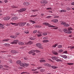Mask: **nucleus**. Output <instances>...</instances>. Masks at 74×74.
Masks as SVG:
<instances>
[{
    "label": "nucleus",
    "instance_id": "49530a36",
    "mask_svg": "<svg viewBox=\"0 0 74 74\" xmlns=\"http://www.w3.org/2000/svg\"><path fill=\"white\" fill-rule=\"evenodd\" d=\"M48 2L47 1H44V3L47 4Z\"/></svg>",
    "mask_w": 74,
    "mask_h": 74
},
{
    "label": "nucleus",
    "instance_id": "f3484780",
    "mask_svg": "<svg viewBox=\"0 0 74 74\" xmlns=\"http://www.w3.org/2000/svg\"><path fill=\"white\" fill-rule=\"evenodd\" d=\"M70 48V49H74V46H69L68 47V48Z\"/></svg>",
    "mask_w": 74,
    "mask_h": 74
},
{
    "label": "nucleus",
    "instance_id": "774afa93",
    "mask_svg": "<svg viewBox=\"0 0 74 74\" xmlns=\"http://www.w3.org/2000/svg\"><path fill=\"white\" fill-rule=\"evenodd\" d=\"M40 15L42 16H44V14L42 13V14H41Z\"/></svg>",
    "mask_w": 74,
    "mask_h": 74
},
{
    "label": "nucleus",
    "instance_id": "37998d69",
    "mask_svg": "<svg viewBox=\"0 0 74 74\" xmlns=\"http://www.w3.org/2000/svg\"><path fill=\"white\" fill-rule=\"evenodd\" d=\"M36 16H37V14L35 15H32L30 16V17H32V16L33 17H36Z\"/></svg>",
    "mask_w": 74,
    "mask_h": 74
},
{
    "label": "nucleus",
    "instance_id": "0eeeda50",
    "mask_svg": "<svg viewBox=\"0 0 74 74\" xmlns=\"http://www.w3.org/2000/svg\"><path fill=\"white\" fill-rule=\"evenodd\" d=\"M18 42V40H15L13 42H11V43L12 44H16Z\"/></svg>",
    "mask_w": 74,
    "mask_h": 74
},
{
    "label": "nucleus",
    "instance_id": "338daca9",
    "mask_svg": "<svg viewBox=\"0 0 74 74\" xmlns=\"http://www.w3.org/2000/svg\"><path fill=\"white\" fill-rule=\"evenodd\" d=\"M41 68H42V67H38L37 68V69H41Z\"/></svg>",
    "mask_w": 74,
    "mask_h": 74
},
{
    "label": "nucleus",
    "instance_id": "8fccbe9b",
    "mask_svg": "<svg viewBox=\"0 0 74 74\" xmlns=\"http://www.w3.org/2000/svg\"><path fill=\"white\" fill-rule=\"evenodd\" d=\"M40 3L42 4H44V1H41Z\"/></svg>",
    "mask_w": 74,
    "mask_h": 74
},
{
    "label": "nucleus",
    "instance_id": "e2e57ef3",
    "mask_svg": "<svg viewBox=\"0 0 74 74\" xmlns=\"http://www.w3.org/2000/svg\"><path fill=\"white\" fill-rule=\"evenodd\" d=\"M27 26H30V24H29V23H27Z\"/></svg>",
    "mask_w": 74,
    "mask_h": 74
},
{
    "label": "nucleus",
    "instance_id": "a19ab883",
    "mask_svg": "<svg viewBox=\"0 0 74 74\" xmlns=\"http://www.w3.org/2000/svg\"><path fill=\"white\" fill-rule=\"evenodd\" d=\"M35 27H41V26H38V25H36L35 26Z\"/></svg>",
    "mask_w": 74,
    "mask_h": 74
},
{
    "label": "nucleus",
    "instance_id": "de8ad7c7",
    "mask_svg": "<svg viewBox=\"0 0 74 74\" xmlns=\"http://www.w3.org/2000/svg\"><path fill=\"white\" fill-rule=\"evenodd\" d=\"M66 23V22H64H64H62V23H61V24H62L63 25H65Z\"/></svg>",
    "mask_w": 74,
    "mask_h": 74
},
{
    "label": "nucleus",
    "instance_id": "603ef678",
    "mask_svg": "<svg viewBox=\"0 0 74 74\" xmlns=\"http://www.w3.org/2000/svg\"><path fill=\"white\" fill-rule=\"evenodd\" d=\"M9 63H12V61L11 60H10L9 61Z\"/></svg>",
    "mask_w": 74,
    "mask_h": 74
},
{
    "label": "nucleus",
    "instance_id": "39448f33",
    "mask_svg": "<svg viewBox=\"0 0 74 74\" xmlns=\"http://www.w3.org/2000/svg\"><path fill=\"white\" fill-rule=\"evenodd\" d=\"M72 28L71 27H70L68 28V32H67V33L68 34H71V33L72 32L71 30H72Z\"/></svg>",
    "mask_w": 74,
    "mask_h": 74
},
{
    "label": "nucleus",
    "instance_id": "13d9d810",
    "mask_svg": "<svg viewBox=\"0 0 74 74\" xmlns=\"http://www.w3.org/2000/svg\"><path fill=\"white\" fill-rule=\"evenodd\" d=\"M4 67H5V68H8V66L7 65H4Z\"/></svg>",
    "mask_w": 74,
    "mask_h": 74
},
{
    "label": "nucleus",
    "instance_id": "4be33fe9",
    "mask_svg": "<svg viewBox=\"0 0 74 74\" xmlns=\"http://www.w3.org/2000/svg\"><path fill=\"white\" fill-rule=\"evenodd\" d=\"M62 57H63V58H64V59H67V56L65 55H63L62 56Z\"/></svg>",
    "mask_w": 74,
    "mask_h": 74
},
{
    "label": "nucleus",
    "instance_id": "a878e982",
    "mask_svg": "<svg viewBox=\"0 0 74 74\" xmlns=\"http://www.w3.org/2000/svg\"><path fill=\"white\" fill-rule=\"evenodd\" d=\"M10 39H3V41H9Z\"/></svg>",
    "mask_w": 74,
    "mask_h": 74
},
{
    "label": "nucleus",
    "instance_id": "c9c22d12",
    "mask_svg": "<svg viewBox=\"0 0 74 74\" xmlns=\"http://www.w3.org/2000/svg\"><path fill=\"white\" fill-rule=\"evenodd\" d=\"M40 72H43V71H45V70L43 69H41L40 70Z\"/></svg>",
    "mask_w": 74,
    "mask_h": 74
},
{
    "label": "nucleus",
    "instance_id": "b1692460",
    "mask_svg": "<svg viewBox=\"0 0 74 74\" xmlns=\"http://www.w3.org/2000/svg\"><path fill=\"white\" fill-rule=\"evenodd\" d=\"M60 12H66V10H61L60 11Z\"/></svg>",
    "mask_w": 74,
    "mask_h": 74
},
{
    "label": "nucleus",
    "instance_id": "473e14b6",
    "mask_svg": "<svg viewBox=\"0 0 74 74\" xmlns=\"http://www.w3.org/2000/svg\"><path fill=\"white\" fill-rule=\"evenodd\" d=\"M51 17H52V16H49L46 17V18H51Z\"/></svg>",
    "mask_w": 74,
    "mask_h": 74
},
{
    "label": "nucleus",
    "instance_id": "5fc2aeb1",
    "mask_svg": "<svg viewBox=\"0 0 74 74\" xmlns=\"http://www.w3.org/2000/svg\"><path fill=\"white\" fill-rule=\"evenodd\" d=\"M19 32H16L15 34L16 35H19Z\"/></svg>",
    "mask_w": 74,
    "mask_h": 74
},
{
    "label": "nucleus",
    "instance_id": "680f3d73",
    "mask_svg": "<svg viewBox=\"0 0 74 74\" xmlns=\"http://www.w3.org/2000/svg\"><path fill=\"white\" fill-rule=\"evenodd\" d=\"M63 53H67V51H64Z\"/></svg>",
    "mask_w": 74,
    "mask_h": 74
},
{
    "label": "nucleus",
    "instance_id": "09e8293b",
    "mask_svg": "<svg viewBox=\"0 0 74 74\" xmlns=\"http://www.w3.org/2000/svg\"><path fill=\"white\" fill-rule=\"evenodd\" d=\"M62 46L61 45H59L58 46V47L59 48H62Z\"/></svg>",
    "mask_w": 74,
    "mask_h": 74
},
{
    "label": "nucleus",
    "instance_id": "cd10ccee",
    "mask_svg": "<svg viewBox=\"0 0 74 74\" xmlns=\"http://www.w3.org/2000/svg\"><path fill=\"white\" fill-rule=\"evenodd\" d=\"M26 8H23L22 9H20V11H25V10H26Z\"/></svg>",
    "mask_w": 74,
    "mask_h": 74
},
{
    "label": "nucleus",
    "instance_id": "423d86ee",
    "mask_svg": "<svg viewBox=\"0 0 74 74\" xmlns=\"http://www.w3.org/2000/svg\"><path fill=\"white\" fill-rule=\"evenodd\" d=\"M18 24L20 26H24L26 24V23H20Z\"/></svg>",
    "mask_w": 74,
    "mask_h": 74
},
{
    "label": "nucleus",
    "instance_id": "79ce46f5",
    "mask_svg": "<svg viewBox=\"0 0 74 74\" xmlns=\"http://www.w3.org/2000/svg\"><path fill=\"white\" fill-rule=\"evenodd\" d=\"M10 24L12 25H16V23H11Z\"/></svg>",
    "mask_w": 74,
    "mask_h": 74
},
{
    "label": "nucleus",
    "instance_id": "2eb2a0df",
    "mask_svg": "<svg viewBox=\"0 0 74 74\" xmlns=\"http://www.w3.org/2000/svg\"><path fill=\"white\" fill-rule=\"evenodd\" d=\"M11 52L12 53H17L16 51V50H12L11 51Z\"/></svg>",
    "mask_w": 74,
    "mask_h": 74
},
{
    "label": "nucleus",
    "instance_id": "1a4fd4ad",
    "mask_svg": "<svg viewBox=\"0 0 74 74\" xmlns=\"http://www.w3.org/2000/svg\"><path fill=\"white\" fill-rule=\"evenodd\" d=\"M18 19V18L16 16H15L14 17H13L12 18V21H16V20H17Z\"/></svg>",
    "mask_w": 74,
    "mask_h": 74
},
{
    "label": "nucleus",
    "instance_id": "c03bdc74",
    "mask_svg": "<svg viewBox=\"0 0 74 74\" xmlns=\"http://www.w3.org/2000/svg\"><path fill=\"white\" fill-rule=\"evenodd\" d=\"M66 10L67 11H69L70 10V8H66Z\"/></svg>",
    "mask_w": 74,
    "mask_h": 74
},
{
    "label": "nucleus",
    "instance_id": "052dcab7",
    "mask_svg": "<svg viewBox=\"0 0 74 74\" xmlns=\"http://www.w3.org/2000/svg\"><path fill=\"white\" fill-rule=\"evenodd\" d=\"M59 16H55L54 17V18H59Z\"/></svg>",
    "mask_w": 74,
    "mask_h": 74
},
{
    "label": "nucleus",
    "instance_id": "c85d7f7f",
    "mask_svg": "<svg viewBox=\"0 0 74 74\" xmlns=\"http://www.w3.org/2000/svg\"><path fill=\"white\" fill-rule=\"evenodd\" d=\"M43 42H49V40H45L43 41Z\"/></svg>",
    "mask_w": 74,
    "mask_h": 74
},
{
    "label": "nucleus",
    "instance_id": "5701e85b",
    "mask_svg": "<svg viewBox=\"0 0 74 74\" xmlns=\"http://www.w3.org/2000/svg\"><path fill=\"white\" fill-rule=\"evenodd\" d=\"M70 26V25H69V24H66L64 26V27H69V26Z\"/></svg>",
    "mask_w": 74,
    "mask_h": 74
},
{
    "label": "nucleus",
    "instance_id": "f03ea898",
    "mask_svg": "<svg viewBox=\"0 0 74 74\" xmlns=\"http://www.w3.org/2000/svg\"><path fill=\"white\" fill-rule=\"evenodd\" d=\"M43 25H46V26H49L48 27H52L53 28H54V27H56V26H54L53 25H49V24L47 23H43Z\"/></svg>",
    "mask_w": 74,
    "mask_h": 74
},
{
    "label": "nucleus",
    "instance_id": "f257e3e1",
    "mask_svg": "<svg viewBox=\"0 0 74 74\" xmlns=\"http://www.w3.org/2000/svg\"><path fill=\"white\" fill-rule=\"evenodd\" d=\"M17 64H20L21 66L22 67H23L24 66H29V64H26V63H21V60H18L16 61Z\"/></svg>",
    "mask_w": 74,
    "mask_h": 74
},
{
    "label": "nucleus",
    "instance_id": "2f4dec72",
    "mask_svg": "<svg viewBox=\"0 0 74 74\" xmlns=\"http://www.w3.org/2000/svg\"><path fill=\"white\" fill-rule=\"evenodd\" d=\"M32 11H33V12H36V11H38V10L36 9L35 10H32Z\"/></svg>",
    "mask_w": 74,
    "mask_h": 74
},
{
    "label": "nucleus",
    "instance_id": "7ed1b4c3",
    "mask_svg": "<svg viewBox=\"0 0 74 74\" xmlns=\"http://www.w3.org/2000/svg\"><path fill=\"white\" fill-rule=\"evenodd\" d=\"M40 52V51H39L38 50H31L30 51H29L28 53L29 54H32V53H34L35 52Z\"/></svg>",
    "mask_w": 74,
    "mask_h": 74
},
{
    "label": "nucleus",
    "instance_id": "72a5a7b5",
    "mask_svg": "<svg viewBox=\"0 0 74 74\" xmlns=\"http://www.w3.org/2000/svg\"><path fill=\"white\" fill-rule=\"evenodd\" d=\"M4 28V27L3 26H0V29H1Z\"/></svg>",
    "mask_w": 74,
    "mask_h": 74
},
{
    "label": "nucleus",
    "instance_id": "9d476101",
    "mask_svg": "<svg viewBox=\"0 0 74 74\" xmlns=\"http://www.w3.org/2000/svg\"><path fill=\"white\" fill-rule=\"evenodd\" d=\"M51 22H54V23H57L58 22V19H54L51 21Z\"/></svg>",
    "mask_w": 74,
    "mask_h": 74
},
{
    "label": "nucleus",
    "instance_id": "6e6d98bb",
    "mask_svg": "<svg viewBox=\"0 0 74 74\" xmlns=\"http://www.w3.org/2000/svg\"><path fill=\"white\" fill-rule=\"evenodd\" d=\"M37 30L34 31L33 32V33H37Z\"/></svg>",
    "mask_w": 74,
    "mask_h": 74
},
{
    "label": "nucleus",
    "instance_id": "4468645a",
    "mask_svg": "<svg viewBox=\"0 0 74 74\" xmlns=\"http://www.w3.org/2000/svg\"><path fill=\"white\" fill-rule=\"evenodd\" d=\"M44 65L45 66H47V67H51V65L50 64H49L47 63H46L45 64H44Z\"/></svg>",
    "mask_w": 74,
    "mask_h": 74
},
{
    "label": "nucleus",
    "instance_id": "e433bc0d",
    "mask_svg": "<svg viewBox=\"0 0 74 74\" xmlns=\"http://www.w3.org/2000/svg\"><path fill=\"white\" fill-rule=\"evenodd\" d=\"M24 33H26V34H28L29 33V31L27 30L24 31Z\"/></svg>",
    "mask_w": 74,
    "mask_h": 74
},
{
    "label": "nucleus",
    "instance_id": "a211bd4d",
    "mask_svg": "<svg viewBox=\"0 0 74 74\" xmlns=\"http://www.w3.org/2000/svg\"><path fill=\"white\" fill-rule=\"evenodd\" d=\"M18 44L19 45H23L24 43L23 42H18Z\"/></svg>",
    "mask_w": 74,
    "mask_h": 74
},
{
    "label": "nucleus",
    "instance_id": "0e129e2a",
    "mask_svg": "<svg viewBox=\"0 0 74 74\" xmlns=\"http://www.w3.org/2000/svg\"><path fill=\"white\" fill-rule=\"evenodd\" d=\"M3 70H8V69H7L3 68Z\"/></svg>",
    "mask_w": 74,
    "mask_h": 74
},
{
    "label": "nucleus",
    "instance_id": "ddd939ff",
    "mask_svg": "<svg viewBox=\"0 0 74 74\" xmlns=\"http://www.w3.org/2000/svg\"><path fill=\"white\" fill-rule=\"evenodd\" d=\"M32 44V42L29 41V42H28L27 43H25V44L26 45H31Z\"/></svg>",
    "mask_w": 74,
    "mask_h": 74
},
{
    "label": "nucleus",
    "instance_id": "aec40b11",
    "mask_svg": "<svg viewBox=\"0 0 74 74\" xmlns=\"http://www.w3.org/2000/svg\"><path fill=\"white\" fill-rule=\"evenodd\" d=\"M68 30H67V29H64L63 30V31L65 33H67V32Z\"/></svg>",
    "mask_w": 74,
    "mask_h": 74
},
{
    "label": "nucleus",
    "instance_id": "f704fd0d",
    "mask_svg": "<svg viewBox=\"0 0 74 74\" xmlns=\"http://www.w3.org/2000/svg\"><path fill=\"white\" fill-rule=\"evenodd\" d=\"M12 7L13 8H18V6H12Z\"/></svg>",
    "mask_w": 74,
    "mask_h": 74
},
{
    "label": "nucleus",
    "instance_id": "bf43d9fd",
    "mask_svg": "<svg viewBox=\"0 0 74 74\" xmlns=\"http://www.w3.org/2000/svg\"><path fill=\"white\" fill-rule=\"evenodd\" d=\"M52 9V8H47V10H51Z\"/></svg>",
    "mask_w": 74,
    "mask_h": 74
},
{
    "label": "nucleus",
    "instance_id": "412c9836",
    "mask_svg": "<svg viewBox=\"0 0 74 74\" xmlns=\"http://www.w3.org/2000/svg\"><path fill=\"white\" fill-rule=\"evenodd\" d=\"M47 34V32H43L42 34L43 36H46Z\"/></svg>",
    "mask_w": 74,
    "mask_h": 74
},
{
    "label": "nucleus",
    "instance_id": "7c9ffc66",
    "mask_svg": "<svg viewBox=\"0 0 74 74\" xmlns=\"http://www.w3.org/2000/svg\"><path fill=\"white\" fill-rule=\"evenodd\" d=\"M58 44H56L54 45L53 46V48H55L56 46H58Z\"/></svg>",
    "mask_w": 74,
    "mask_h": 74
},
{
    "label": "nucleus",
    "instance_id": "3c124183",
    "mask_svg": "<svg viewBox=\"0 0 74 74\" xmlns=\"http://www.w3.org/2000/svg\"><path fill=\"white\" fill-rule=\"evenodd\" d=\"M24 59L25 60H27V58L26 57H24Z\"/></svg>",
    "mask_w": 74,
    "mask_h": 74
},
{
    "label": "nucleus",
    "instance_id": "20e7f679",
    "mask_svg": "<svg viewBox=\"0 0 74 74\" xmlns=\"http://www.w3.org/2000/svg\"><path fill=\"white\" fill-rule=\"evenodd\" d=\"M36 47H37L39 48L40 49H42L43 47H42V45L40 43H37L36 44Z\"/></svg>",
    "mask_w": 74,
    "mask_h": 74
},
{
    "label": "nucleus",
    "instance_id": "bb28decb",
    "mask_svg": "<svg viewBox=\"0 0 74 74\" xmlns=\"http://www.w3.org/2000/svg\"><path fill=\"white\" fill-rule=\"evenodd\" d=\"M29 22H33V24L34 23H36L35 21H32V20H29Z\"/></svg>",
    "mask_w": 74,
    "mask_h": 74
},
{
    "label": "nucleus",
    "instance_id": "a18cd8bd",
    "mask_svg": "<svg viewBox=\"0 0 74 74\" xmlns=\"http://www.w3.org/2000/svg\"><path fill=\"white\" fill-rule=\"evenodd\" d=\"M3 67V66L1 65H0V69H1Z\"/></svg>",
    "mask_w": 74,
    "mask_h": 74
},
{
    "label": "nucleus",
    "instance_id": "864d4df0",
    "mask_svg": "<svg viewBox=\"0 0 74 74\" xmlns=\"http://www.w3.org/2000/svg\"><path fill=\"white\" fill-rule=\"evenodd\" d=\"M59 52H63V50L62 49L60 50H59Z\"/></svg>",
    "mask_w": 74,
    "mask_h": 74
},
{
    "label": "nucleus",
    "instance_id": "ea45409f",
    "mask_svg": "<svg viewBox=\"0 0 74 74\" xmlns=\"http://www.w3.org/2000/svg\"><path fill=\"white\" fill-rule=\"evenodd\" d=\"M67 64H68V65H73V64H74L72 63H67Z\"/></svg>",
    "mask_w": 74,
    "mask_h": 74
},
{
    "label": "nucleus",
    "instance_id": "4d7b16f0",
    "mask_svg": "<svg viewBox=\"0 0 74 74\" xmlns=\"http://www.w3.org/2000/svg\"><path fill=\"white\" fill-rule=\"evenodd\" d=\"M18 13H21V12H22V11H21V10H18Z\"/></svg>",
    "mask_w": 74,
    "mask_h": 74
},
{
    "label": "nucleus",
    "instance_id": "9b49d317",
    "mask_svg": "<svg viewBox=\"0 0 74 74\" xmlns=\"http://www.w3.org/2000/svg\"><path fill=\"white\" fill-rule=\"evenodd\" d=\"M51 58L53 60H56V59H58V57L53 56Z\"/></svg>",
    "mask_w": 74,
    "mask_h": 74
},
{
    "label": "nucleus",
    "instance_id": "4c0bfd02",
    "mask_svg": "<svg viewBox=\"0 0 74 74\" xmlns=\"http://www.w3.org/2000/svg\"><path fill=\"white\" fill-rule=\"evenodd\" d=\"M37 36L38 37H41V36H42V34H38Z\"/></svg>",
    "mask_w": 74,
    "mask_h": 74
},
{
    "label": "nucleus",
    "instance_id": "f8f14e48",
    "mask_svg": "<svg viewBox=\"0 0 74 74\" xmlns=\"http://www.w3.org/2000/svg\"><path fill=\"white\" fill-rule=\"evenodd\" d=\"M23 4L25 6H27V5H29V3L28 2H24L23 3Z\"/></svg>",
    "mask_w": 74,
    "mask_h": 74
},
{
    "label": "nucleus",
    "instance_id": "c756f323",
    "mask_svg": "<svg viewBox=\"0 0 74 74\" xmlns=\"http://www.w3.org/2000/svg\"><path fill=\"white\" fill-rule=\"evenodd\" d=\"M56 61L57 62H63V60L61 59H57Z\"/></svg>",
    "mask_w": 74,
    "mask_h": 74
},
{
    "label": "nucleus",
    "instance_id": "6e6552de",
    "mask_svg": "<svg viewBox=\"0 0 74 74\" xmlns=\"http://www.w3.org/2000/svg\"><path fill=\"white\" fill-rule=\"evenodd\" d=\"M10 19V17L9 16H6L3 18L4 20L5 21H8Z\"/></svg>",
    "mask_w": 74,
    "mask_h": 74
},
{
    "label": "nucleus",
    "instance_id": "69168bd1",
    "mask_svg": "<svg viewBox=\"0 0 74 74\" xmlns=\"http://www.w3.org/2000/svg\"><path fill=\"white\" fill-rule=\"evenodd\" d=\"M4 2H5V3H7L8 2V1H7V0H5L4 1Z\"/></svg>",
    "mask_w": 74,
    "mask_h": 74
},
{
    "label": "nucleus",
    "instance_id": "393cba45",
    "mask_svg": "<svg viewBox=\"0 0 74 74\" xmlns=\"http://www.w3.org/2000/svg\"><path fill=\"white\" fill-rule=\"evenodd\" d=\"M53 53L54 54V55H58V53L57 52H53Z\"/></svg>",
    "mask_w": 74,
    "mask_h": 74
},
{
    "label": "nucleus",
    "instance_id": "dca6fc26",
    "mask_svg": "<svg viewBox=\"0 0 74 74\" xmlns=\"http://www.w3.org/2000/svg\"><path fill=\"white\" fill-rule=\"evenodd\" d=\"M10 37L11 38H16V36L11 35L10 36Z\"/></svg>",
    "mask_w": 74,
    "mask_h": 74
},
{
    "label": "nucleus",
    "instance_id": "6ab92c4d",
    "mask_svg": "<svg viewBox=\"0 0 74 74\" xmlns=\"http://www.w3.org/2000/svg\"><path fill=\"white\" fill-rule=\"evenodd\" d=\"M52 68H53V69H57L58 68V67H56L55 66H51Z\"/></svg>",
    "mask_w": 74,
    "mask_h": 74
},
{
    "label": "nucleus",
    "instance_id": "58836bf2",
    "mask_svg": "<svg viewBox=\"0 0 74 74\" xmlns=\"http://www.w3.org/2000/svg\"><path fill=\"white\" fill-rule=\"evenodd\" d=\"M29 39L30 40H35V39H34V38H33L32 37H31Z\"/></svg>",
    "mask_w": 74,
    "mask_h": 74
}]
</instances>
